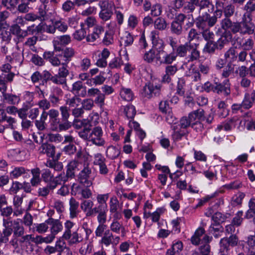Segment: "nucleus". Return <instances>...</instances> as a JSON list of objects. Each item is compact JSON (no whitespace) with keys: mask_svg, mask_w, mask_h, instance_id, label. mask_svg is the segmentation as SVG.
Segmentation results:
<instances>
[{"mask_svg":"<svg viewBox=\"0 0 255 255\" xmlns=\"http://www.w3.org/2000/svg\"><path fill=\"white\" fill-rule=\"evenodd\" d=\"M143 59L147 63H154L156 65L168 64L166 51L164 48H153L145 52Z\"/></svg>","mask_w":255,"mask_h":255,"instance_id":"1","label":"nucleus"},{"mask_svg":"<svg viewBox=\"0 0 255 255\" xmlns=\"http://www.w3.org/2000/svg\"><path fill=\"white\" fill-rule=\"evenodd\" d=\"M222 16V11L219 9H216L213 16L205 12L196 19V25L198 29L202 31L208 29L209 27L214 26L217 21V19L221 18Z\"/></svg>","mask_w":255,"mask_h":255,"instance_id":"2","label":"nucleus"},{"mask_svg":"<svg viewBox=\"0 0 255 255\" xmlns=\"http://www.w3.org/2000/svg\"><path fill=\"white\" fill-rule=\"evenodd\" d=\"M75 224L67 220L64 223V232L62 238L67 240L69 244H76L82 241L79 236L77 229L74 228Z\"/></svg>","mask_w":255,"mask_h":255,"instance_id":"3","label":"nucleus"},{"mask_svg":"<svg viewBox=\"0 0 255 255\" xmlns=\"http://www.w3.org/2000/svg\"><path fill=\"white\" fill-rule=\"evenodd\" d=\"M252 18L249 14H244L241 22H236L235 28L236 33L241 34H252L255 31V25L252 21Z\"/></svg>","mask_w":255,"mask_h":255,"instance_id":"4","label":"nucleus"},{"mask_svg":"<svg viewBox=\"0 0 255 255\" xmlns=\"http://www.w3.org/2000/svg\"><path fill=\"white\" fill-rule=\"evenodd\" d=\"M191 46L190 43L185 42L183 44L178 45L175 51L171 52L166 51V57L168 64H171L176 60L177 56L181 57H185L188 51H189V48Z\"/></svg>","mask_w":255,"mask_h":255,"instance_id":"5","label":"nucleus"},{"mask_svg":"<svg viewBox=\"0 0 255 255\" xmlns=\"http://www.w3.org/2000/svg\"><path fill=\"white\" fill-rule=\"evenodd\" d=\"M99 5L101 8L100 18L104 21L110 20L113 14V2L109 0H103L99 2Z\"/></svg>","mask_w":255,"mask_h":255,"instance_id":"6","label":"nucleus"},{"mask_svg":"<svg viewBox=\"0 0 255 255\" xmlns=\"http://www.w3.org/2000/svg\"><path fill=\"white\" fill-rule=\"evenodd\" d=\"M161 87L159 85H154L153 83L148 82L143 87L141 95L144 98L150 99L153 97L159 95Z\"/></svg>","mask_w":255,"mask_h":255,"instance_id":"7","label":"nucleus"},{"mask_svg":"<svg viewBox=\"0 0 255 255\" xmlns=\"http://www.w3.org/2000/svg\"><path fill=\"white\" fill-rule=\"evenodd\" d=\"M186 19V16L183 13H179L175 16L174 20L171 23V31L172 33L180 35L182 34L183 24Z\"/></svg>","mask_w":255,"mask_h":255,"instance_id":"8","label":"nucleus"},{"mask_svg":"<svg viewBox=\"0 0 255 255\" xmlns=\"http://www.w3.org/2000/svg\"><path fill=\"white\" fill-rule=\"evenodd\" d=\"M103 132L100 127L94 128L90 132L89 140L97 146H103L105 141L103 137Z\"/></svg>","mask_w":255,"mask_h":255,"instance_id":"9","label":"nucleus"},{"mask_svg":"<svg viewBox=\"0 0 255 255\" xmlns=\"http://www.w3.org/2000/svg\"><path fill=\"white\" fill-rule=\"evenodd\" d=\"M83 168L78 175V180L80 182L86 187H90L92 185V182L90 179L92 173V169L88 163H85L83 165Z\"/></svg>","mask_w":255,"mask_h":255,"instance_id":"10","label":"nucleus"},{"mask_svg":"<svg viewBox=\"0 0 255 255\" xmlns=\"http://www.w3.org/2000/svg\"><path fill=\"white\" fill-rule=\"evenodd\" d=\"M120 241V238L119 236H114L109 230H106L100 242V243L103 246L108 247L110 245H117Z\"/></svg>","mask_w":255,"mask_h":255,"instance_id":"11","label":"nucleus"},{"mask_svg":"<svg viewBox=\"0 0 255 255\" xmlns=\"http://www.w3.org/2000/svg\"><path fill=\"white\" fill-rule=\"evenodd\" d=\"M71 41V38L69 35H64L56 37L53 41L54 51H61L62 50L61 46L68 45Z\"/></svg>","mask_w":255,"mask_h":255,"instance_id":"12","label":"nucleus"},{"mask_svg":"<svg viewBox=\"0 0 255 255\" xmlns=\"http://www.w3.org/2000/svg\"><path fill=\"white\" fill-rule=\"evenodd\" d=\"M165 74L162 77V82L169 83L171 81V76H173L178 71L177 65L165 64Z\"/></svg>","mask_w":255,"mask_h":255,"instance_id":"13","label":"nucleus"},{"mask_svg":"<svg viewBox=\"0 0 255 255\" xmlns=\"http://www.w3.org/2000/svg\"><path fill=\"white\" fill-rule=\"evenodd\" d=\"M10 225L13 232V237L19 238L25 234V229L20 219L11 220Z\"/></svg>","mask_w":255,"mask_h":255,"instance_id":"14","label":"nucleus"},{"mask_svg":"<svg viewBox=\"0 0 255 255\" xmlns=\"http://www.w3.org/2000/svg\"><path fill=\"white\" fill-rule=\"evenodd\" d=\"M83 167L82 162L78 159H74L69 162L67 166L66 172L70 178H73L75 176V172L79 171Z\"/></svg>","mask_w":255,"mask_h":255,"instance_id":"15","label":"nucleus"},{"mask_svg":"<svg viewBox=\"0 0 255 255\" xmlns=\"http://www.w3.org/2000/svg\"><path fill=\"white\" fill-rule=\"evenodd\" d=\"M110 232L117 234H121L122 237H125L127 234V231L122 223L119 221L113 220L110 226Z\"/></svg>","mask_w":255,"mask_h":255,"instance_id":"16","label":"nucleus"},{"mask_svg":"<svg viewBox=\"0 0 255 255\" xmlns=\"http://www.w3.org/2000/svg\"><path fill=\"white\" fill-rule=\"evenodd\" d=\"M124 54L122 55L121 53H120V57H115L109 63V67L111 68H119L121 67L122 65L125 64V61L123 59V58L127 62L128 60V54L126 51H124Z\"/></svg>","mask_w":255,"mask_h":255,"instance_id":"17","label":"nucleus"},{"mask_svg":"<svg viewBox=\"0 0 255 255\" xmlns=\"http://www.w3.org/2000/svg\"><path fill=\"white\" fill-rule=\"evenodd\" d=\"M43 57L53 66L58 67L62 64V58L59 57V55L54 56L53 52H45L43 54Z\"/></svg>","mask_w":255,"mask_h":255,"instance_id":"18","label":"nucleus"},{"mask_svg":"<svg viewBox=\"0 0 255 255\" xmlns=\"http://www.w3.org/2000/svg\"><path fill=\"white\" fill-rule=\"evenodd\" d=\"M254 103H255V91L253 90L245 93L244 100L242 103L243 108L249 109L252 107Z\"/></svg>","mask_w":255,"mask_h":255,"instance_id":"19","label":"nucleus"},{"mask_svg":"<svg viewBox=\"0 0 255 255\" xmlns=\"http://www.w3.org/2000/svg\"><path fill=\"white\" fill-rule=\"evenodd\" d=\"M38 151L41 154H46L47 156L53 157L55 153V146L48 143H43L38 148Z\"/></svg>","mask_w":255,"mask_h":255,"instance_id":"20","label":"nucleus"},{"mask_svg":"<svg viewBox=\"0 0 255 255\" xmlns=\"http://www.w3.org/2000/svg\"><path fill=\"white\" fill-rule=\"evenodd\" d=\"M214 93L218 94L224 93L225 96H228L230 93V84L229 80H226L224 85L221 83H216L214 85Z\"/></svg>","mask_w":255,"mask_h":255,"instance_id":"21","label":"nucleus"},{"mask_svg":"<svg viewBox=\"0 0 255 255\" xmlns=\"http://www.w3.org/2000/svg\"><path fill=\"white\" fill-rule=\"evenodd\" d=\"M62 53L59 54V57L62 58V62L69 63L75 55V51L72 48L67 47L61 51Z\"/></svg>","mask_w":255,"mask_h":255,"instance_id":"22","label":"nucleus"},{"mask_svg":"<svg viewBox=\"0 0 255 255\" xmlns=\"http://www.w3.org/2000/svg\"><path fill=\"white\" fill-rule=\"evenodd\" d=\"M104 32V28L102 26L96 25L94 28L93 33L86 37L87 41L91 42L95 41L96 39L100 38Z\"/></svg>","mask_w":255,"mask_h":255,"instance_id":"23","label":"nucleus"},{"mask_svg":"<svg viewBox=\"0 0 255 255\" xmlns=\"http://www.w3.org/2000/svg\"><path fill=\"white\" fill-rule=\"evenodd\" d=\"M236 22H232L229 17H226L223 19L220 22L221 27L224 30H230L233 33H236L235 28Z\"/></svg>","mask_w":255,"mask_h":255,"instance_id":"24","label":"nucleus"},{"mask_svg":"<svg viewBox=\"0 0 255 255\" xmlns=\"http://www.w3.org/2000/svg\"><path fill=\"white\" fill-rule=\"evenodd\" d=\"M150 34L153 48H165V45L164 42L162 39H159L158 31L156 30H153L151 32Z\"/></svg>","mask_w":255,"mask_h":255,"instance_id":"25","label":"nucleus"},{"mask_svg":"<svg viewBox=\"0 0 255 255\" xmlns=\"http://www.w3.org/2000/svg\"><path fill=\"white\" fill-rule=\"evenodd\" d=\"M238 238L236 235H232L229 238H222L220 242V245L229 249V246L235 247L238 245Z\"/></svg>","mask_w":255,"mask_h":255,"instance_id":"26","label":"nucleus"},{"mask_svg":"<svg viewBox=\"0 0 255 255\" xmlns=\"http://www.w3.org/2000/svg\"><path fill=\"white\" fill-rule=\"evenodd\" d=\"M70 217L71 218H74L77 217V215L79 213L78 210L79 202H77L75 199L72 197L70 199Z\"/></svg>","mask_w":255,"mask_h":255,"instance_id":"27","label":"nucleus"},{"mask_svg":"<svg viewBox=\"0 0 255 255\" xmlns=\"http://www.w3.org/2000/svg\"><path fill=\"white\" fill-rule=\"evenodd\" d=\"M199 44H191L189 50H191L190 54L188 56V62H192L198 60L200 58V52L197 50Z\"/></svg>","mask_w":255,"mask_h":255,"instance_id":"28","label":"nucleus"},{"mask_svg":"<svg viewBox=\"0 0 255 255\" xmlns=\"http://www.w3.org/2000/svg\"><path fill=\"white\" fill-rule=\"evenodd\" d=\"M69 178H70V176H69L67 172L65 173L64 172H62L55 177L51 183L56 188L58 185L61 184L62 182L65 183Z\"/></svg>","mask_w":255,"mask_h":255,"instance_id":"29","label":"nucleus"},{"mask_svg":"<svg viewBox=\"0 0 255 255\" xmlns=\"http://www.w3.org/2000/svg\"><path fill=\"white\" fill-rule=\"evenodd\" d=\"M49 222L51 221V227L50 228L51 234L55 237V235L63 229V226L61 223L58 220L49 219Z\"/></svg>","mask_w":255,"mask_h":255,"instance_id":"30","label":"nucleus"},{"mask_svg":"<svg viewBox=\"0 0 255 255\" xmlns=\"http://www.w3.org/2000/svg\"><path fill=\"white\" fill-rule=\"evenodd\" d=\"M224 57L228 63L231 64L232 62L236 60L238 53L235 48L231 47L225 52Z\"/></svg>","mask_w":255,"mask_h":255,"instance_id":"31","label":"nucleus"},{"mask_svg":"<svg viewBox=\"0 0 255 255\" xmlns=\"http://www.w3.org/2000/svg\"><path fill=\"white\" fill-rule=\"evenodd\" d=\"M11 220L9 219L3 218L2 220L3 226L4 229L2 231V236L6 239H8L9 237L11 235L12 230L10 225Z\"/></svg>","mask_w":255,"mask_h":255,"instance_id":"32","label":"nucleus"},{"mask_svg":"<svg viewBox=\"0 0 255 255\" xmlns=\"http://www.w3.org/2000/svg\"><path fill=\"white\" fill-rule=\"evenodd\" d=\"M204 116L203 110H197L190 113L188 115L189 119L191 123H195L199 120H202Z\"/></svg>","mask_w":255,"mask_h":255,"instance_id":"33","label":"nucleus"},{"mask_svg":"<svg viewBox=\"0 0 255 255\" xmlns=\"http://www.w3.org/2000/svg\"><path fill=\"white\" fill-rule=\"evenodd\" d=\"M174 130L172 134V139L174 141H177L181 139L182 137L186 136L188 132L186 129L178 128L177 126H174L173 128Z\"/></svg>","mask_w":255,"mask_h":255,"instance_id":"34","label":"nucleus"},{"mask_svg":"<svg viewBox=\"0 0 255 255\" xmlns=\"http://www.w3.org/2000/svg\"><path fill=\"white\" fill-rule=\"evenodd\" d=\"M54 186L51 183H49L46 186L40 187L38 189L37 193L39 196L46 198L51 191L55 189Z\"/></svg>","mask_w":255,"mask_h":255,"instance_id":"35","label":"nucleus"},{"mask_svg":"<svg viewBox=\"0 0 255 255\" xmlns=\"http://www.w3.org/2000/svg\"><path fill=\"white\" fill-rule=\"evenodd\" d=\"M121 109L124 110L126 116L129 120H132L136 113L135 107L131 105L123 106Z\"/></svg>","mask_w":255,"mask_h":255,"instance_id":"36","label":"nucleus"},{"mask_svg":"<svg viewBox=\"0 0 255 255\" xmlns=\"http://www.w3.org/2000/svg\"><path fill=\"white\" fill-rule=\"evenodd\" d=\"M120 96L121 98L127 101H131L133 100L134 94L129 88L123 87L120 91Z\"/></svg>","mask_w":255,"mask_h":255,"instance_id":"37","label":"nucleus"},{"mask_svg":"<svg viewBox=\"0 0 255 255\" xmlns=\"http://www.w3.org/2000/svg\"><path fill=\"white\" fill-rule=\"evenodd\" d=\"M31 172L32 175V177L30 180L31 184L33 186H36L41 182L40 169L39 168H35L32 169Z\"/></svg>","mask_w":255,"mask_h":255,"instance_id":"38","label":"nucleus"},{"mask_svg":"<svg viewBox=\"0 0 255 255\" xmlns=\"http://www.w3.org/2000/svg\"><path fill=\"white\" fill-rule=\"evenodd\" d=\"M11 32L18 38H23L27 36L26 31L22 30L17 24L12 25L10 28Z\"/></svg>","mask_w":255,"mask_h":255,"instance_id":"39","label":"nucleus"},{"mask_svg":"<svg viewBox=\"0 0 255 255\" xmlns=\"http://www.w3.org/2000/svg\"><path fill=\"white\" fill-rule=\"evenodd\" d=\"M80 26L81 28L77 30L73 35L74 38L78 41L83 40L87 34L86 29L84 27V24L83 22L81 23Z\"/></svg>","mask_w":255,"mask_h":255,"instance_id":"40","label":"nucleus"},{"mask_svg":"<svg viewBox=\"0 0 255 255\" xmlns=\"http://www.w3.org/2000/svg\"><path fill=\"white\" fill-rule=\"evenodd\" d=\"M231 38V34L230 33L223 34L216 42L218 49H221Z\"/></svg>","mask_w":255,"mask_h":255,"instance_id":"41","label":"nucleus"},{"mask_svg":"<svg viewBox=\"0 0 255 255\" xmlns=\"http://www.w3.org/2000/svg\"><path fill=\"white\" fill-rule=\"evenodd\" d=\"M109 194L108 193L104 194H98L97 196V200L99 204L100 208H105L107 209V201L109 199Z\"/></svg>","mask_w":255,"mask_h":255,"instance_id":"42","label":"nucleus"},{"mask_svg":"<svg viewBox=\"0 0 255 255\" xmlns=\"http://www.w3.org/2000/svg\"><path fill=\"white\" fill-rule=\"evenodd\" d=\"M154 25L155 29L163 31L166 29L167 23L164 18L159 17L155 20Z\"/></svg>","mask_w":255,"mask_h":255,"instance_id":"43","label":"nucleus"},{"mask_svg":"<svg viewBox=\"0 0 255 255\" xmlns=\"http://www.w3.org/2000/svg\"><path fill=\"white\" fill-rule=\"evenodd\" d=\"M90 124V121L88 119H75L73 121V126L75 128L79 129L85 128V127Z\"/></svg>","mask_w":255,"mask_h":255,"instance_id":"44","label":"nucleus"},{"mask_svg":"<svg viewBox=\"0 0 255 255\" xmlns=\"http://www.w3.org/2000/svg\"><path fill=\"white\" fill-rule=\"evenodd\" d=\"M7 26L6 22H0V32L3 41H9L11 39L9 32L5 31L4 29Z\"/></svg>","mask_w":255,"mask_h":255,"instance_id":"45","label":"nucleus"},{"mask_svg":"<svg viewBox=\"0 0 255 255\" xmlns=\"http://www.w3.org/2000/svg\"><path fill=\"white\" fill-rule=\"evenodd\" d=\"M120 154V150L114 146H110L106 151L107 156L111 159H115Z\"/></svg>","mask_w":255,"mask_h":255,"instance_id":"46","label":"nucleus"},{"mask_svg":"<svg viewBox=\"0 0 255 255\" xmlns=\"http://www.w3.org/2000/svg\"><path fill=\"white\" fill-rule=\"evenodd\" d=\"M199 38V34L196 29L191 28L188 32L187 35V43H190V44H198V43L193 42L194 40L198 39Z\"/></svg>","mask_w":255,"mask_h":255,"instance_id":"47","label":"nucleus"},{"mask_svg":"<svg viewBox=\"0 0 255 255\" xmlns=\"http://www.w3.org/2000/svg\"><path fill=\"white\" fill-rule=\"evenodd\" d=\"M205 233V230L202 228H198L195 232L194 236L191 238V241L193 244L197 245L200 242V238Z\"/></svg>","mask_w":255,"mask_h":255,"instance_id":"48","label":"nucleus"},{"mask_svg":"<svg viewBox=\"0 0 255 255\" xmlns=\"http://www.w3.org/2000/svg\"><path fill=\"white\" fill-rule=\"evenodd\" d=\"M4 100L5 102L9 104H15L19 102V98L14 95L6 94L5 92L3 94Z\"/></svg>","mask_w":255,"mask_h":255,"instance_id":"49","label":"nucleus"},{"mask_svg":"<svg viewBox=\"0 0 255 255\" xmlns=\"http://www.w3.org/2000/svg\"><path fill=\"white\" fill-rule=\"evenodd\" d=\"M41 176L43 181L47 184L51 183L54 179L53 174L48 169H44L42 170Z\"/></svg>","mask_w":255,"mask_h":255,"instance_id":"50","label":"nucleus"},{"mask_svg":"<svg viewBox=\"0 0 255 255\" xmlns=\"http://www.w3.org/2000/svg\"><path fill=\"white\" fill-rule=\"evenodd\" d=\"M91 124L83 128L81 131L78 132L79 136L82 139L89 140V136H90V131L91 129Z\"/></svg>","mask_w":255,"mask_h":255,"instance_id":"51","label":"nucleus"},{"mask_svg":"<svg viewBox=\"0 0 255 255\" xmlns=\"http://www.w3.org/2000/svg\"><path fill=\"white\" fill-rule=\"evenodd\" d=\"M240 46L244 51L252 50L254 46V40L251 38L246 39L242 44H240Z\"/></svg>","mask_w":255,"mask_h":255,"instance_id":"52","label":"nucleus"},{"mask_svg":"<svg viewBox=\"0 0 255 255\" xmlns=\"http://www.w3.org/2000/svg\"><path fill=\"white\" fill-rule=\"evenodd\" d=\"M66 104L69 107L76 108L81 104V99L77 96H74L66 100Z\"/></svg>","mask_w":255,"mask_h":255,"instance_id":"53","label":"nucleus"},{"mask_svg":"<svg viewBox=\"0 0 255 255\" xmlns=\"http://www.w3.org/2000/svg\"><path fill=\"white\" fill-rule=\"evenodd\" d=\"M91 66V60L88 57H84L82 59L79 63V67L83 71H87Z\"/></svg>","mask_w":255,"mask_h":255,"instance_id":"54","label":"nucleus"},{"mask_svg":"<svg viewBox=\"0 0 255 255\" xmlns=\"http://www.w3.org/2000/svg\"><path fill=\"white\" fill-rule=\"evenodd\" d=\"M55 25V30L58 29L59 31L65 32L68 29V25L66 23L62 20H56L53 22Z\"/></svg>","mask_w":255,"mask_h":255,"instance_id":"55","label":"nucleus"},{"mask_svg":"<svg viewBox=\"0 0 255 255\" xmlns=\"http://www.w3.org/2000/svg\"><path fill=\"white\" fill-rule=\"evenodd\" d=\"M119 207V202L116 197L111 198L110 201V212L113 214L116 212Z\"/></svg>","mask_w":255,"mask_h":255,"instance_id":"56","label":"nucleus"},{"mask_svg":"<svg viewBox=\"0 0 255 255\" xmlns=\"http://www.w3.org/2000/svg\"><path fill=\"white\" fill-rule=\"evenodd\" d=\"M94 103H95L100 109H103L104 106L105 105V96L104 94L101 93V92L97 95V97L95 99Z\"/></svg>","mask_w":255,"mask_h":255,"instance_id":"57","label":"nucleus"},{"mask_svg":"<svg viewBox=\"0 0 255 255\" xmlns=\"http://www.w3.org/2000/svg\"><path fill=\"white\" fill-rule=\"evenodd\" d=\"M94 206V202L91 200H84L80 205L81 209L86 213L88 212Z\"/></svg>","mask_w":255,"mask_h":255,"instance_id":"58","label":"nucleus"},{"mask_svg":"<svg viewBox=\"0 0 255 255\" xmlns=\"http://www.w3.org/2000/svg\"><path fill=\"white\" fill-rule=\"evenodd\" d=\"M121 39V42L125 46L130 45L133 42V36L128 32H126Z\"/></svg>","mask_w":255,"mask_h":255,"instance_id":"59","label":"nucleus"},{"mask_svg":"<svg viewBox=\"0 0 255 255\" xmlns=\"http://www.w3.org/2000/svg\"><path fill=\"white\" fill-rule=\"evenodd\" d=\"M165 212V209L163 208H158L156 210L152 213L151 214V220L153 222H158L160 216L164 213Z\"/></svg>","mask_w":255,"mask_h":255,"instance_id":"60","label":"nucleus"},{"mask_svg":"<svg viewBox=\"0 0 255 255\" xmlns=\"http://www.w3.org/2000/svg\"><path fill=\"white\" fill-rule=\"evenodd\" d=\"M217 46L216 42L213 41H209L206 44L204 48V51L209 53H213L216 49H218Z\"/></svg>","mask_w":255,"mask_h":255,"instance_id":"61","label":"nucleus"},{"mask_svg":"<svg viewBox=\"0 0 255 255\" xmlns=\"http://www.w3.org/2000/svg\"><path fill=\"white\" fill-rule=\"evenodd\" d=\"M55 247L57 248L58 252L60 253L61 254L64 250L69 252V249L66 248V243L63 240H59L57 241L55 244Z\"/></svg>","mask_w":255,"mask_h":255,"instance_id":"62","label":"nucleus"},{"mask_svg":"<svg viewBox=\"0 0 255 255\" xmlns=\"http://www.w3.org/2000/svg\"><path fill=\"white\" fill-rule=\"evenodd\" d=\"M223 12L226 17H230L232 16L235 11V7L232 4H228L226 5L223 9L221 10Z\"/></svg>","mask_w":255,"mask_h":255,"instance_id":"63","label":"nucleus"},{"mask_svg":"<svg viewBox=\"0 0 255 255\" xmlns=\"http://www.w3.org/2000/svg\"><path fill=\"white\" fill-rule=\"evenodd\" d=\"M244 9L246 11V14H250L255 11V2L252 0H249L245 4Z\"/></svg>","mask_w":255,"mask_h":255,"instance_id":"64","label":"nucleus"}]
</instances>
